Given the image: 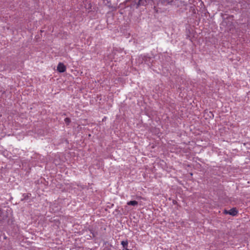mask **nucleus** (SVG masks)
Returning <instances> with one entry per match:
<instances>
[{
  "mask_svg": "<svg viewBox=\"0 0 250 250\" xmlns=\"http://www.w3.org/2000/svg\"><path fill=\"white\" fill-rule=\"evenodd\" d=\"M127 204L129 206H136L138 205V202L136 201H130L127 203Z\"/></svg>",
  "mask_w": 250,
  "mask_h": 250,
  "instance_id": "obj_4",
  "label": "nucleus"
},
{
  "mask_svg": "<svg viewBox=\"0 0 250 250\" xmlns=\"http://www.w3.org/2000/svg\"><path fill=\"white\" fill-rule=\"evenodd\" d=\"M121 245L123 246V247L125 249H127V245H128V242H127V241H122L121 242Z\"/></svg>",
  "mask_w": 250,
  "mask_h": 250,
  "instance_id": "obj_5",
  "label": "nucleus"
},
{
  "mask_svg": "<svg viewBox=\"0 0 250 250\" xmlns=\"http://www.w3.org/2000/svg\"><path fill=\"white\" fill-rule=\"evenodd\" d=\"M64 121H65V123H66L67 124H69L70 123V119H69L68 118H66L64 119Z\"/></svg>",
  "mask_w": 250,
  "mask_h": 250,
  "instance_id": "obj_7",
  "label": "nucleus"
},
{
  "mask_svg": "<svg viewBox=\"0 0 250 250\" xmlns=\"http://www.w3.org/2000/svg\"><path fill=\"white\" fill-rule=\"evenodd\" d=\"M237 210L235 208H232L229 211L225 210V213L226 214H229L232 216L236 215L237 214Z\"/></svg>",
  "mask_w": 250,
  "mask_h": 250,
  "instance_id": "obj_3",
  "label": "nucleus"
},
{
  "mask_svg": "<svg viewBox=\"0 0 250 250\" xmlns=\"http://www.w3.org/2000/svg\"><path fill=\"white\" fill-rule=\"evenodd\" d=\"M178 0H160L161 3L163 5H175Z\"/></svg>",
  "mask_w": 250,
  "mask_h": 250,
  "instance_id": "obj_1",
  "label": "nucleus"
},
{
  "mask_svg": "<svg viewBox=\"0 0 250 250\" xmlns=\"http://www.w3.org/2000/svg\"><path fill=\"white\" fill-rule=\"evenodd\" d=\"M57 69L59 72L62 73L66 71V67L62 63L59 62Z\"/></svg>",
  "mask_w": 250,
  "mask_h": 250,
  "instance_id": "obj_2",
  "label": "nucleus"
},
{
  "mask_svg": "<svg viewBox=\"0 0 250 250\" xmlns=\"http://www.w3.org/2000/svg\"><path fill=\"white\" fill-rule=\"evenodd\" d=\"M156 0H146L145 2V5L147 4L150 3L151 2L155 3Z\"/></svg>",
  "mask_w": 250,
  "mask_h": 250,
  "instance_id": "obj_6",
  "label": "nucleus"
}]
</instances>
